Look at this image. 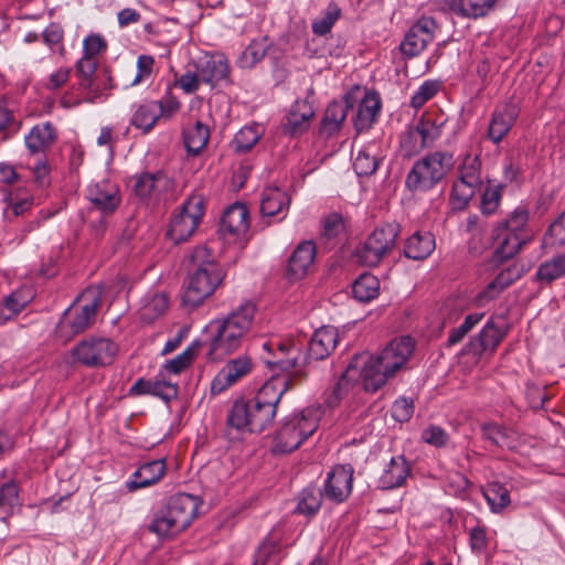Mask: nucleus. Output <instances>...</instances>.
Listing matches in <instances>:
<instances>
[{
  "mask_svg": "<svg viewBox=\"0 0 565 565\" xmlns=\"http://www.w3.org/2000/svg\"><path fill=\"white\" fill-rule=\"evenodd\" d=\"M287 380L267 381L250 399H237L227 413V427L237 433H262L274 420L277 406L288 388Z\"/></svg>",
  "mask_w": 565,
  "mask_h": 565,
  "instance_id": "nucleus-1",
  "label": "nucleus"
},
{
  "mask_svg": "<svg viewBox=\"0 0 565 565\" xmlns=\"http://www.w3.org/2000/svg\"><path fill=\"white\" fill-rule=\"evenodd\" d=\"M338 331L333 327H322L312 334L307 351L292 340L277 343L273 360L266 364L273 371L276 369L290 374V381L300 383L308 376L311 360L320 361L328 358L335 349Z\"/></svg>",
  "mask_w": 565,
  "mask_h": 565,
  "instance_id": "nucleus-2",
  "label": "nucleus"
},
{
  "mask_svg": "<svg viewBox=\"0 0 565 565\" xmlns=\"http://www.w3.org/2000/svg\"><path fill=\"white\" fill-rule=\"evenodd\" d=\"M256 312V305L245 300L228 315L210 321L204 329L206 356L212 361H222L239 350L253 329Z\"/></svg>",
  "mask_w": 565,
  "mask_h": 565,
  "instance_id": "nucleus-3",
  "label": "nucleus"
},
{
  "mask_svg": "<svg viewBox=\"0 0 565 565\" xmlns=\"http://www.w3.org/2000/svg\"><path fill=\"white\" fill-rule=\"evenodd\" d=\"M414 349L415 343L411 337L395 338L376 355L356 354L348 371L360 370L365 391L376 392L405 366Z\"/></svg>",
  "mask_w": 565,
  "mask_h": 565,
  "instance_id": "nucleus-4",
  "label": "nucleus"
},
{
  "mask_svg": "<svg viewBox=\"0 0 565 565\" xmlns=\"http://www.w3.org/2000/svg\"><path fill=\"white\" fill-rule=\"evenodd\" d=\"M193 271L189 276L182 303L195 308L209 298L224 279V271L206 246H198L191 255Z\"/></svg>",
  "mask_w": 565,
  "mask_h": 565,
  "instance_id": "nucleus-5",
  "label": "nucleus"
},
{
  "mask_svg": "<svg viewBox=\"0 0 565 565\" xmlns=\"http://www.w3.org/2000/svg\"><path fill=\"white\" fill-rule=\"evenodd\" d=\"M455 164L452 152L430 151L414 162L405 178V186L412 193H426L443 182Z\"/></svg>",
  "mask_w": 565,
  "mask_h": 565,
  "instance_id": "nucleus-6",
  "label": "nucleus"
},
{
  "mask_svg": "<svg viewBox=\"0 0 565 565\" xmlns=\"http://www.w3.org/2000/svg\"><path fill=\"white\" fill-rule=\"evenodd\" d=\"M320 413L308 407L301 412L286 416L274 439V454H290L301 446L318 428Z\"/></svg>",
  "mask_w": 565,
  "mask_h": 565,
  "instance_id": "nucleus-7",
  "label": "nucleus"
},
{
  "mask_svg": "<svg viewBox=\"0 0 565 565\" xmlns=\"http://www.w3.org/2000/svg\"><path fill=\"white\" fill-rule=\"evenodd\" d=\"M529 215V209L521 204L507 218L498 223L497 237L501 242L495 250V257L499 260L514 257L529 243L531 238L527 230Z\"/></svg>",
  "mask_w": 565,
  "mask_h": 565,
  "instance_id": "nucleus-8",
  "label": "nucleus"
},
{
  "mask_svg": "<svg viewBox=\"0 0 565 565\" xmlns=\"http://www.w3.org/2000/svg\"><path fill=\"white\" fill-rule=\"evenodd\" d=\"M100 305L102 291L95 287L85 289L63 312L60 330H67L68 335L84 332L94 323Z\"/></svg>",
  "mask_w": 565,
  "mask_h": 565,
  "instance_id": "nucleus-9",
  "label": "nucleus"
},
{
  "mask_svg": "<svg viewBox=\"0 0 565 565\" xmlns=\"http://www.w3.org/2000/svg\"><path fill=\"white\" fill-rule=\"evenodd\" d=\"M204 209V195L199 192L192 193L172 215L167 236L175 244L188 241L201 223Z\"/></svg>",
  "mask_w": 565,
  "mask_h": 565,
  "instance_id": "nucleus-10",
  "label": "nucleus"
},
{
  "mask_svg": "<svg viewBox=\"0 0 565 565\" xmlns=\"http://www.w3.org/2000/svg\"><path fill=\"white\" fill-rule=\"evenodd\" d=\"M398 234L399 226L394 223H387L376 227L366 237L363 245L356 248V258L365 266H377L384 258L393 253Z\"/></svg>",
  "mask_w": 565,
  "mask_h": 565,
  "instance_id": "nucleus-11",
  "label": "nucleus"
},
{
  "mask_svg": "<svg viewBox=\"0 0 565 565\" xmlns=\"http://www.w3.org/2000/svg\"><path fill=\"white\" fill-rule=\"evenodd\" d=\"M74 362L90 369L110 365L118 353V345L109 338L89 335L71 351Z\"/></svg>",
  "mask_w": 565,
  "mask_h": 565,
  "instance_id": "nucleus-12",
  "label": "nucleus"
},
{
  "mask_svg": "<svg viewBox=\"0 0 565 565\" xmlns=\"http://www.w3.org/2000/svg\"><path fill=\"white\" fill-rule=\"evenodd\" d=\"M132 192L147 206L154 207L167 200V194L173 189L172 179L162 170L141 172L132 178Z\"/></svg>",
  "mask_w": 565,
  "mask_h": 565,
  "instance_id": "nucleus-13",
  "label": "nucleus"
},
{
  "mask_svg": "<svg viewBox=\"0 0 565 565\" xmlns=\"http://www.w3.org/2000/svg\"><path fill=\"white\" fill-rule=\"evenodd\" d=\"M86 199L92 210L104 216L111 215L121 203V194L116 182L107 179L90 183L86 189Z\"/></svg>",
  "mask_w": 565,
  "mask_h": 565,
  "instance_id": "nucleus-14",
  "label": "nucleus"
},
{
  "mask_svg": "<svg viewBox=\"0 0 565 565\" xmlns=\"http://www.w3.org/2000/svg\"><path fill=\"white\" fill-rule=\"evenodd\" d=\"M354 469L350 463L337 465L328 473L323 483V497L334 503L344 502L352 492Z\"/></svg>",
  "mask_w": 565,
  "mask_h": 565,
  "instance_id": "nucleus-15",
  "label": "nucleus"
},
{
  "mask_svg": "<svg viewBox=\"0 0 565 565\" xmlns=\"http://www.w3.org/2000/svg\"><path fill=\"white\" fill-rule=\"evenodd\" d=\"M195 70L203 84L211 88L218 87L223 84H230V64L226 56L222 53H215L200 57L195 64Z\"/></svg>",
  "mask_w": 565,
  "mask_h": 565,
  "instance_id": "nucleus-16",
  "label": "nucleus"
},
{
  "mask_svg": "<svg viewBox=\"0 0 565 565\" xmlns=\"http://www.w3.org/2000/svg\"><path fill=\"white\" fill-rule=\"evenodd\" d=\"M507 329L503 324L498 323L493 318L489 319L478 335L462 348V354H472L480 358L487 351L493 353L500 342L504 339Z\"/></svg>",
  "mask_w": 565,
  "mask_h": 565,
  "instance_id": "nucleus-17",
  "label": "nucleus"
},
{
  "mask_svg": "<svg viewBox=\"0 0 565 565\" xmlns=\"http://www.w3.org/2000/svg\"><path fill=\"white\" fill-rule=\"evenodd\" d=\"M436 29L437 23L433 18L422 17L418 19L409 28L401 43L403 54L409 57L418 55L434 40Z\"/></svg>",
  "mask_w": 565,
  "mask_h": 565,
  "instance_id": "nucleus-18",
  "label": "nucleus"
},
{
  "mask_svg": "<svg viewBox=\"0 0 565 565\" xmlns=\"http://www.w3.org/2000/svg\"><path fill=\"white\" fill-rule=\"evenodd\" d=\"M520 115V107L514 102L495 106L491 114L487 138L494 145L500 143L509 134Z\"/></svg>",
  "mask_w": 565,
  "mask_h": 565,
  "instance_id": "nucleus-19",
  "label": "nucleus"
},
{
  "mask_svg": "<svg viewBox=\"0 0 565 565\" xmlns=\"http://www.w3.org/2000/svg\"><path fill=\"white\" fill-rule=\"evenodd\" d=\"M253 362L247 355H239L230 360L215 375L211 383L212 394H220L236 384L250 373Z\"/></svg>",
  "mask_w": 565,
  "mask_h": 565,
  "instance_id": "nucleus-20",
  "label": "nucleus"
},
{
  "mask_svg": "<svg viewBox=\"0 0 565 565\" xmlns=\"http://www.w3.org/2000/svg\"><path fill=\"white\" fill-rule=\"evenodd\" d=\"M317 255V248L312 241L299 243L291 253L286 268V275L289 280H300L306 277L312 266Z\"/></svg>",
  "mask_w": 565,
  "mask_h": 565,
  "instance_id": "nucleus-21",
  "label": "nucleus"
},
{
  "mask_svg": "<svg viewBox=\"0 0 565 565\" xmlns=\"http://www.w3.org/2000/svg\"><path fill=\"white\" fill-rule=\"evenodd\" d=\"M249 213L244 203L236 202L223 213L220 232L228 239H237L246 234L249 227Z\"/></svg>",
  "mask_w": 565,
  "mask_h": 565,
  "instance_id": "nucleus-22",
  "label": "nucleus"
},
{
  "mask_svg": "<svg viewBox=\"0 0 565 565\" xmlns=\"http://www.w3.org/2000/svg\"><path fill=\"white\" fill-rule=\"evenodd\" d=\"M199 499L188 493H178L168 500L167 513L177 521V525L185 530L194 520L199 509Z\"/></svg>",
  "mask_w": 565,
  "mask_h": 565,
  "instance_id": "nucleus-23",
  "label": "nucleus"
},
{
  "mask_svg": "<svg viewBox=\"0 0 565 565\" xmlns=\"http://www.w3.org/2000/svg\"><path fill=\"white\" fill-rule=\"evenodd\" d=\"M97 62L93 57L83 55L76 63V73L79 76V87L86 92V100L95 103L102 99L103 93L99 83L94 77Z\"/></svg>",
  "mask_w": 565,
  "mask_h": 565,
  "instance_id": "nucleus-24",
  "label": "nucleus"
},
{
  "mask_svg": "<svg viewBox=\"0 0 565 565\" xmlns=\"http://www.w3.org/2000/svg\"><path fill=\"white\" fill-rule=\"evenodd\" d=\"M411 475V466L403 455L392 457L379 478V488L392 490L405 484Z\"/></svg>",
  "mask_w": 565,
  "mask_h": 565,
  "instance_id": "nucleus-25",
  "label": "nucleus"
},
{
  "mask_svg": "<svg viewBox=\"0 0 565 565\" xmlns=\"http://www.w3.org/2000/svg\"><path fill=\"white\" fill-rule=\"evenodd\" d=\"M290 201L286 191L279 188H266L262 193L260 212L264 216H278L281 221L288 214Z\"/></svg>",
  "mask_w": 565,
  "mask_h": 565,
  "instance_id": "nucleus-26",
  "label": "nucleus"
},
{
  "mask_svg": "<svg viewBox=\"0 0 565 565\" xmlns=\"http://www.w3.org/2000/svg\"><path fill=\"white\" fill-rule=\"evenodd\" d=\"M57 132L52 122L38 124L24 137V145L31 154L45 152L56 141Z\"/></svg>",
  "mask_w": 565,
  "mask_h": 565,
  "instance_id": "nucleus-27",
  "label": "nucleus"
},
{
  "mask_svg": "<svg viewBox=\"0 0 565 565\" xmlns=\"http://www.w3.org/2000/svg\"><path fill=\"white\" fill-rule=\"evenodd\" d=\"M164 473L166 462L163 459L148 461L132 473L127 487L130 491L147 488L157 483Z\"/></svg>",
  "mask_w": 565,
  "mask_h": 565,
  "instance_id": "nucleus-28",
  "label": "nucleus"
},
{
  "mask_svg": "<svg viewBox=\"0 0 565 565\" xmlns=\"http://www.w3.org/2000/svg\"><path fill=\"white\" fill-rule=\"evenodd\" d=\"M524 269L513 264L501 270L498 276L478 295L480 302L495 299L505 288L521 278Z\"/></svg>",
  "mask_w": 565,
  "mask_h": 565,
  "instance_id": "nucleus-29",
  "label": "nucleus"
},
{
  "mask_svg": "<svg viewBox=\"0 0 565 565\" xmlns=\"http://www.w3.org/2000/svg\"><path fill=\"white\" fill-rule=\"evenodd\" d=\"M446 122L444 115L424 114L413 127L426 148H429L440 138Z\"/></svg>",
  "mask_w": 565,
  "mask_h": 565,
  "instance_id": "nucleus-30",
  "label": "nucleus"
},
{
  "mask_svg": "<svg viewBox=\"0 0 565 565\" xmlns=\"http://www.w3.org/2000/svg\"><path fill=\"white\" fill-rule=\"evenodd\" d=\"M381 110V99L377 93H366L358 107L356 116L353 119L354 127L358 131L369 130Z\"/></svg>",
  "mask_w": 565,
  "mask_h": 565,
  "instance_id": "nucleus-31",
  "label": "nucleus"
},
{
  "mask_svg": "<svg viewBox=\"0 0 565 565\" xmlns=\"http://www.w3.org/2000/svg\"><path fill=\"white\" fill-rule=\"evenodd\" d=\"M351 105L348 100H332L326 108L320 124V132L327 137L337 134L349 113Z\"/></svg>",
  "mask_w": 565,
  "mask_h": 565,
  "instance_id": "nucleus-32",
  "label": "nucleus"
},
{
  "mask_svg": "<svg viewBox=\"0 0 565 565\" xmlns=\"http://www.w3.org/2000/svg\"><path fill=\"white\" fill-rule=\"evenodd\" d=\"M315 111L312 106L302 100L295 103L286 116L284 128L291 135L303 132L310 124Z\"/></svg>",
  "mask_w": 565,
  "mask_h": 565,
  "instance_id": "nucleus-33",
  "label": "nucleus"
},
{
  "mask_svg": "<svg viewBox=\"0 0 565 565\" xmlns=\"http://www.w3.org/2000/svg\"><path fill=\"white\" fill-rule=\"evenodd\" d=\"M435 237L429 232H415L404 246V255L414 260L427 258L435 249Z\"/></svg>",
  "mask_w": 565,
  "mask_h": 565,
  "instance_id": "nucleus-34",
  "label": "nucleus"
},
{
  "mask_svg": "<svg viewBox=\"0 0 565 565\" xmlns=\"http://www.w3.org/2000/svg\"><path fill=\"white\" fill-rule=\"evenodd\" d=\"M271 45L273 42L267 35L253 39L250 43L245 47V50L239 54L236 61L237 66L239 68L254 67L257 63L264 60Z\"/></svg>",
  "mask_w": 565,
  "mask_h": 565,
  "instance_id": "nucleus-35",
  "label": "nucleus"
},
{
  "mask_svg": "<svg viewBox=\"0 0 565 565\" xmlns=\"http://www.w3.org/2000/svg\"><path fill=\"white\" fill-rule=\"evenodd\" d=\"M497 0H449L450 10L465 18L486 17L495 6Z\"/></svg>",
  "mask_w": 565,
  "mask_h": 565,
  "instance_id": "nucleus-36",
  "label": "nucleus"
},
{
  "mask_svg": "<svg viewBox=\"0 0 565 565\" xmlns=\"http://www.w3.org/2000/svg\"><path fill=\"white\" fill-rule=\"evenodd\" d=\"M377 143L371 142L359 150L353 161V169L358 175H372L379 168L380 153Z\"/></svg>",
  "mask_w": 565,
  "mask_h": 565,
  "instance_id": "nucleus-37",
  "label": "nucleus"
},
{
  "mask_svg": "<svg viewBox=\"0 0 565 565\" xmlns=\"http://www.w3.org/2000/svg\"><path fill=\"white\" fill-rule=\"evenodd\" d=\"M159 118H161V113L158 109L157 102L150 100L137 106L130 124L147 134L154 127Z\"/></svg>",
  "mask_w": 565,
  "mask_h": 565,
  "instance_id": "nucleus-38",
  "label": "nucleus"
},
{
  "mask_svg": "<svg viewBox=\"0 0 565 565\" xmlns=\"http://www.w3.org/2000/svg\"><path fill=\"white\" fill-rule=\"evenodd\" d=\"M168 306L169 300L164 294H148L143 297L139 309L140 319L143 322L151 323L167 311Z\"/></svg>",
  "mask_w": 565,
  "mask_h": 565,
  "instance_id": "nucleus-39",
  "label": "nucleus"
},
{
  "mask_svg": "<svg viewBox=\"0 0 565 565\" xmlns=\"http://www.w3.org/2000/svg\"><path fill=\"white\" fill-rule=\"evenodd\" d=\"M210 139V130L206 125L196 121L183 131V142L188 152L199 154L207 145Z\"/></svg>",
  "mask_w": 565,
  "mask_h": 565,
  "instance_id": "nucleus-40",
  "label": "nucleus"
},
{
  "mask_svg": "<svg viewBox=\"0 0 565 565\" xmlns=\"http://www.w3.org/2000/svg\"><path fill=\"white\" fill-rule=\"evenodd\" d=\"M264 134V128L259 124L246 125L241 128L233 141L232 148L237 153H244L249 151L260 139Z\"/></svg>",
  "mask_w": 565,
  "mask_h": 565,
  "instance_id": "nucleus-41",
  "label": "nucleus"
},
{
  "mask_svg": "<svg viewBox=\"0 0 565 565\" xmlns=\"http://www.w3.org/2000/svg\"><path fill=\"white\" fill-rule=\"evenodd\" d=\"M353 297L360 302H370L380 294V280L372 274H362L352 285Z\"/></svg>",
  "mask_w": 565,
  "mask_h": 565,
  "instance_id": "nucleus-42",
  "label": "nucleus"
},
{
  "mask_svg": "<svg viewBox=\"0 0 565 565\" xmlns=\"http://www.w3.org/2000/svg\"><path fill=\"white\" fill-rule=\"evenodd\" d=\"M458 179L469 185H481V160L478 154L467 153L458 167Z\"/></svg>",
  "mask_w": 565,
  "mask_h": 565,
  "instance_id": "nucleus-43",
  "label": "nucleus"
},
{
  "mask_svg": "<svg viewBox=\"0 0 565 565\" xmlns=\"http://www.w3.org/2000/svg\"><path fill=\"white\" fill-rule=\"evenodd\" d=\"M149 530L160 537L172 536L182 532L180 525H177V521L170 515V513H167L166 505L153 514L149 524Z\"/></svg>",
  "mask_w": 565,
  "mask_h": 565,
  "instance_id": "nucleus-44",
  "label": "nucleus"
},
{
  "mask_svg": "<svg viewBox=\"0 0 565 565\" xmlns=\"http://www.w3.org/2000/svg\"><path fill=\"white\" fill-rule=\"evenodd\" d=\"M482 437L489 440L492 445L501 447V448H514V444L512 441L513 431L508 429L504 426H501L495 423H484L481 425Z\"/></svg>",
  "mask_w": 565,
  "mask_h": 565,
  "instance_id": "nucleus-45",
  "label": "nucleus"
},
{
  "mask_svg": "<svg viewBox=\"0 0 565 565\" xmlns=\"http://www.w3.org/2000/svg\"><path fill=\"white\" fill-rule=\"evenodd\" d=\"M483 497L494 513L501 512L511 502L509 490L500 482L489 483L483 490Z\"/></svg>",
  "mask_w": 565,
  "mask_h": 565,
  "instance_id": "nucleus-46",
  "label": "nucleus"
},
{
  "mask_svg": "<svg viewBox=\"0 0 565 565\" xmlns=\"http://www.w3.org/2000/svg\"><path fill=\"white\" fill-rule=\"evenodd\" d=\"M565 275V253L542 263L536 270V279L541 282H552Z\"/></svg>",
  "mask_w": 565,
  "mask_h": 565,
  "instance_id": "nucleus-47",
  "label": "nucleus"
},
{
  "mask_svg": "<svg viewBox=\"0 0 565 565\" xmlns=\"http://www.w3.org/2000/svg\"><path fill=\"white\" fill-rule=\"evenodd\" d=\"M32 292L28 288H21L12 291L3 299V310L8 311V315H3L2 319L8 320L13 316L18 315L31 300Z\"/></svg>",
  "mask_w": 565,
  "mask_h": 565,
  "instance_id": "nucleus-48",
  "label": "nucleus"
},
{
  "mask_svg": "<svg viewBox=\"0 0 565 565\" xmlns=\"http://www.w3.org/2000/svg\"><path fill=\"white\" fill-rule=\"evenodd\" d=\"M340 14L341 9L339 6L334 2L329 3L323 14L313 21L312 32L319 36L326 35L331 31Z\"/></svg>",
  "mask_w": 565,
  "mask_h": 565,
  "instance_id": "nucleus-49",
  "label": "nucleus"
},
{
  "mask_svg": "<svg viewBox=\"0 0 565 565\" xmlns=\"http://www.w3.org/2000/svg\"><path fill=\"white\" fill-rule=\"evenodd\" d=\"M322 497V491L316 489L302 490L296 511L307 516L315 515L321 508Z\"/></svg>",
  "mask_w": 565,
  "mask_h": 565,
  "instance_id": "nucleus-50",
  "label": "nucleus"
},
{
  "mask_svg": "<svg viewBox=\"0 0 565 565\" xmlns=\"http://www.w3.org/2000/svg\"><path fill=\"white\" fill-rule=\"evenodd\" d=\"M484 313L482 312H473L468 315L463 322L454 328L448 335L447 347H454L460 343L463 338L482 320Z\"/></svg>",
  "mask_w": 565,
  "mask_h": 565,
  "instance_id": "nucleus-51",
  "label": "nucleus"
},
{
  "mask_svg": "<svg viewBox=\"0 0 565 565\" xmlns=\"http://www.w3.org/2000/svg\"><path fill=\"white\" fill-rule=\"evenodd\" d=\"M399 146L403 156L407 158L418 154L426 148L413 126L401 136Z\"/></svg>",
  "mask_w": 565,
  "mask_h": 565,
  "instance_id": "nucleus-52",
  "label": "nucleus"
},
{
  "mask_svg": "<svg viewBox=\"0 0 565 565\" xmlns=\"http://www.w3.org/2000/svg\"><path fill=\"white\" fill-rule=\"evenodd\" d=\"M196 353L195 343L188 347L182 353L167 361L163 365L164 370L172 374H179L185 370L193 361Z\"/></svg>",
  "mask_w": 565,
  "mask_h": 565,
  "instance_id": "nucleus-53",
  "label": "nucleus"
},
{
  "mask_svg": "<svg viewBox=\"0 0 565 565\" xmlns=\"http://www.w3.org/2000/svg\"><path fill=\"white\" fill-rule=\"evenodd\" d=\"M440 84L437 81H425L411 98V105L415 109H419L429 99H431L439 90Z\"/></svg>",
  "mask_w": 565,
  "mask_h": 565,
  "instance_id": "nucleus-54",
  "label": "nucleus"
},
{
  "mask_svg": "<svg viewBox=\"0 0 565 565\" xmlns=\"http://www.w3.org/2000/svg\"><path fill=\"white\" fill-rule=\"evenodd\" d=\"M544 243L551 246L565 244V212L550 225L544 235Z\"/></svg>",
  "mask_w": 565,
  "mask_h": 565,
  "instance_id": "nucleus-55",
  "label": "nucleus"
},
{
  "mask_svg": "<svg viewBox=\"0 0 565 565\" xmlns=\"http://www.w3.org/2000/svg\"><path fill=\"white\" fill-rule=\"evenodd\" d=\"M478 185H469L457 180L451 189V199L458 207H465L475 195Z\"/></svg>",
  "mask_w": 565,
  "mask_h": 565,
  "instance_id": "nucleus-56",
  "label": "nucleus"
},
{
  "mask_svg": "<svg viewBox=\"0 0 565 565\" xmlns=\"http://www.w3.org/2000/svg\"><path fill=\"white\" fill-rule=\"evenodd\" d=\"M19 503V488L13 481L3 483L0 487V508L7 513L12 512Z\"/></svg>",
  "mask_w": 565,
  "mask_h": 565,
  "instance_id": "nucleus-57",
  "label": "nucleus"
},
{
  "mask_svg": "<svg viewBox=\"0 0 565 565\" xmlns=\"http://www.w3.org/2000/svg\"><path fill=\"white\" fill-rule=\"evenodd\" d=\"M502 186L489 185L486 188L481 198V210L484 214H492L499 206L501 200Z\"/></svg>",
  "mask_w": 565,
  "mask_h": 565,
  "instance_id": "nucleus-58",
  "label": "nucleus"
},
{
  "mask_svg": "<svg viewBox=\"0 0 565 565\" xmlns=\"http://www.w3.org/2000/svg\"><path fill=\"white\" fill-rule=\"evenodd\" d=\"M422 439L431 446L444 447L448 443L449 436L440 426L429 425L423 430Z\"/></svg>",
  "mask_w": 565,
  "mask_h": 565,
  "instance_id": "nucleus-59",
  "label": "nucleus"
},
{
  "mask_svg": "<svg viewBox=\"0 0 565 565\" xmlns=\"http://www.w3.org/2000/svg\"><path fill=\"white\" fill-rule=\"evenodd\" d=\"M414 413V402L412 398L401 397L396 399L392 407V416L399 423L408 422Z\"/></svg>",
  "mask_w": 565,
  "mask_h": 565,
  "instance_id": "nucleus-60",
  "label": "nucleus"
},
{
  "mask_svg": "<svg viewBox=\"0 0 565 565\" xmlns=\"http://www.w3.org/2000/svg\"><path fill=\"white\" fill-rule=\"evenodd\" d=\"M107 49L105 39L99 34H89L83 41V55L95 58Z\"/></svg>",
  "mask_w": 565,
  "mask_h": 565,
  "instance_id": "nucleus-61",
  "label": "nucleus"
},
{
  "mask_svg": "<svg viewBox=\"0 0 565 565\" xmlns=\"http://www.w3.org/2000/svg\"><path fill=\"white\" fill-rule=\"evenodd\" d=\"M469 545L472 552L482 553L488 546L487 530L483 525H477L469 530Z\"/></svg>",
  "mask_w": 565,
  "mask_h": 565,
  "instance_id": "nucleus-62",
  "label": "nucleus"
},
{
  "mask_svg": "<svg viewBox=\"0 0 565 565\" xmlns=\"http://www.w3.org/2000/svg\"><path fill=\"white\" fill-rule=\"evenodd\" d=\"M72 74L71 67H60L49 75L44 83V87L47 90H57L66 85Z\"/></svg>",
  "mask_w": 565,
  "mask_h": 565,
  "instance_id": "nucleus-63",
  "label": "nucleus"
},
{
  "mask_svg": "<svg viewBox=\"0 0 565 565\" xmlns=\"http://www.w3.org/2000/svg\"><path fill=\"white\" fill-rule=\"evenodd\" d=\"M344 230V222L340 214L331 213L323 220L322 234L326 238H334Z\"/></svg>",
  "mask_w": 565,
  "mask_h": 565,
  "instance_id": "nucleus-64",
  "label": "nucleus"
}]
</instances>
